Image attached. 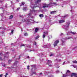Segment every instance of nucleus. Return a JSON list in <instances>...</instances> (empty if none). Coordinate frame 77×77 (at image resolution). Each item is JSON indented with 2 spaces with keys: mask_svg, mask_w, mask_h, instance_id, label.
Here are the masks:
<instances>
[{
  "mask_svg": "<svg viewBox=\"0 0 77 77\" xmlns=\"http://www.w3.org/2000/svg\"><path fill=\"white\" fill-rule=\"evenodd\" d=\"M41 2V0H34V1H32L31 2L30 7L31 8L32 10L30 9V11L29 14L28 15V17L30 18L31 17V15L32 14H35V13H37L39 12H41V10H34V8H37L38 7L40 8H42V5L41 4H39V3H40Z\"/></svg>",
  "mask_w": 77,
  "mask_h": 77,
  "instance_id": "nucleus-1",
  "label": "nucleus"
},
{
  "mask_svg": "<svg viewBox=\"0 0 77 77\" xmlns=\"http://www.w3.org/2000/svg\"><path fill=\"white\" fill-rule=\"evenodd\" d=\"M22 22L23 23L24 22H26V24H31L32 23H34V20H27V19H23L22 20Z\"/></svg>",
  "mask_w": 77,
  "mask_h": 77,
  "instance_id": "nucleus-2",
  "label": "nucleus"
},
{
  "mask_svg": "<svg viewBox=\"0 0 77 77\" xmlns=\"http://www.w3.org/2000/svg\"><path fill=\"white\" fill-rule=\"evenodd\" d=\"M70 24L69 21L67 22L66 24L63 26V29H65L66 30H68V27H69V26Z\"/></svg>",
  "mask_w": 77,
  "mask_h": 77,
  "instance_id": "nucleus-3",
  "label": "nucleus"
},
{
  "mask_svg": "<svg viewBox=\"0 0 77 77\" xmlns=\"http://www.w3.org/2000/svg\"><path fill=\"white\" fill-rule=\"evenodd\" d=\"M24 47L26 49H27V48H31V46L30 45H24V44H21L20 47Z\"/></svg>",
  "mask_w": 77,
  "mask_h": 77,
  "instance_id": "nucleus-4",
  "label": "nucleus"
},
{
  "mask_svg": "<svg viewBox=\"0 0 77 77\" xmlns=\"http://www.w3.org/2000/svg\"><path fill=\"white\" fill-rule=\"evenodd\" d=\"M50 7H51L53 6H57V5L56 2H50L49 3Z\"/></svg>",
  "mask_w": 77,
  "mask_h": 77,
  "instance_id": "nucleus-5",
  "label": "nucleus"
},
{
  "mask_svg": "<svg viewBox=\"0 0 77 77\" xmlns=\"http://www.w3.org/2000/svg\"><path fill=\"white\" fill-rule=\"evenodd\" d=\"M42 8H48V6L50 7V4L48 5H47L45 3H43L42 4Z\"/></svg>",
  "mask_w": 77,
  "mask_h": 77,
  "instance_id": "nucleus-6",
  "label": "nucleus"
},
{
  "mask_svg": "<svg viewBox=\"0 0 77 77\" xmlns=\"http://www.w3.org/2000/svg\"><path fill=\"white\" fill-rule=\"evenodd\" d=\"M47 62H48V65L50 67H51V66H52V65L50 64L52 63V61L49 60H47Z\"/></svg>",
  "mask_w": 77,
  "mask_h": 77,
  "instance_id": "nucleus-7",
  "label": "nucleus"
},
{
  "mask_svg": "<svg viewBox=\"0 0 77 77\" xmlns=\"http://www.w3.org/2000/svg\"><path fill=\"white\" fill-rule=\"evenodd\" d=\"M48 34V31H45L44 32V33L42 36V38H43L44 39L45 37V35H47Z\"/></svg>",
  "mask_w": 77,
  "mask_h": 77,
  "instance_id": "nucleus-8",
  "label": "nucleus"
},
{
  "mask_svg": "<svg viewBox=\"0 0 77 77\" xmlns=\"http://www.w3.org/2000/svg\"><path fill=\"white\" fill-rule=\"evenodd\" d=\"M59 40H57L55 41L54 42V47H56V46H57V44L59 43Z\"/></svg>",
  "mask_w": 77,
  "mask_h": 77,
  "instance_id": "nucleus-9",
  "label": "nucleus"
},
{
  "mask_svg": "<svg viewBox=\"0 0 77 77\" xmlns=\"http://www.w3.org/2000/svg\"><path fill=\"white\" fill-rule=\"evenodd\" d=\"M61 41L62 42V45H65V43H66L65 42V38H63L61 39Z\"/></svg>",
  "mask_w": 77,
  "mask_h": 77,
  "instance_id": "nucleus-10",
  "label": "nucleus"
},
{
  "mask_svg": "<svg viewBox=\"0 0 77 77\" xmlns=\"http://www.w3.org/2000/svg\"><path fill=\"white\" fill-rule=\"evenodd\" d=\"M9 52H6L4 55V58H7L9 57Z\"/></svg>",
  "mask_w": 77,
  "mask_h": 77,
  "instance_id": "nucleus-11",
  "label": "nucleus"
},
{
  "mask_svg": "<svg viewBox=\"0 0 77 77\" xmlns=\"http://www.w3.org/2000/svg\"><path fill=\"white\" fill-rule=\"evenodd\" d=\"M18 63V62L16 61L13 65V66H16V67H18L17 65V63Z\"/></svg>",
  "mask_w": 77,
  "mask_h": 77,
  "instance_id": "nucleus-12",
  "label": "nucleus"
},
{
  "mask_svg": "<svg viewBox=\"0 0 77 77\" xmlns=\"http://www.w3.org/2000/svg\"><path fill=\"white\" fill-rule=\"evenodd\" d=\"M50 46H51V45H50V44H49L47 45H45L44 46H43V47L44 48H48V47H50Z\"/></svg>",
  "mask_w": 77,
  "mask_h": 77,
  "instance_id": "nucleus-13",
  "label": "nucleus"
},
{
  "mask_svg": "<svg viewBox=\"0 0 77 77\" xmlns=\"http://www.w3.org/2000/svg\"><path fill=\"white\" fill-rule=\"evenodd\" d=\"M71 33L72 34V35H75L76 33V32H68V33H67V35H68L69 34H70V33Z\"/></svg>",
  "mask_w": 77,
  "mask_h": 77,
  "instance_id": "nucleus-14",
  "label": "nucleus"
},
{
  "mask_svg": "<svg viewBox=\"0 0 77 77\" xmlns=\"http://www.w3.org/2000/svg\"><path fill=\"white\" fill-rule=\"evenodd\" d=\"M77 75V74L76 73H72L71 75V77H72L73 76H76Z\"/></svg>",
  "mask_w": 77,
  "mask_h": 77,
  "instance_id": "nucleus-15",
  "label": "nucleus"
},
{
  "mask_svg": "<svg viewBox=\"0 0 77 77\" xmlns=\"http://www.w3.org/2000/svg\"><path fill=\"white\" fill-rule=\"evenodd\" d=\"M65 22L64 20H61L59 21V23L60 24H61V23H64Z\"/></svg>",
  "mask_w": 77,
  "mask_h": 77,
  "instance_id": "nucleus-16",
  "label": "nucleus"
},
{
  "mask_svg": "<svg viewBox=\"0 0 77 77\" xmlns=\"http://www.w3.org/2000/svg\"><path fill=\"white\" fill-rule=\"evenodd\" d=\"M32 68H36L38 67V66L36 64H33L30 66Z\"/></svg>",
  "mask_w": 77,
  "mask_h": 77,
  "instance_id": "nucleus-17",
  "label": "nucleus"
},
{
  "mask_svg": "<svg viewBox=\"0 0 77 77\" xmlns=\"http://www.w3.org/2000/svg\"><path fill=\"white\" fill-rule=\"evenodd\" d=\"M28 9L27 8V7H24L23 8V11H27V10Z\"/></svg>",
  "mask_w": 77,
  "mask_h": 77,
  "instance_id": "nucleus-18",
  "label": "nucleus"
},
{
  "mask_svg": "<svg viewBox=\"0 0 77 77\" xmlns=\"http://www.w3.org/2000/svg\"><path fill=\"white\" fill-rule=\"evenodd\" d=\"M20 6H23V5H24V4H25V3H24V2H21L20 4Z\"/></svg>",
  "mask_w": 77,
  "mask_h": 77,
  "instance_id": "nucleus-19",
  "label": "nucleus"
},
{
  "mask_svg": "<svg viewBox=\"0 0 77 77\" xmlns=\"http://www.w3.org/2000/svg\"><path fill=\"white\" fill-rule=\"evenodd\" d=\"M71 67H73V68H77V66H74V65H72L70 66Z\"/></svg>",
  "mask_w": 77,
  "mask_h": 77,
  "instance_id": "nucleus-20",
  "label": "nucleus"
},
{
  "mask_svg": "<svg viewBox=\"0 0 77 77\" xmlns=\"http://www.w3.org/2000/svg\"><path fill=\"white\" fill-rule=\"evenodd\" d=\"M39 30V29L38 28H35V32H38V30Z\"/></svg>",
  "mask_w": 77,
  "mask_h": 77,
  "instance_id": "nucleus-21",
  "label": "nucleus"
},
{
  "mask_svg": "<svg viewBox=\"0 0 77 77\" xmlns=\"http://www.w3.org/2000/svg\"><path fill=\"white\" fill-rule=\"evenodd\" d=\"M39 16L40 17H41V18L44 17V15H43V14H40V15H39Z\"/></svg>",
  "mask_w": 77,
  "mask_h": 77,
  "instance_id": "nucleus-22",
  "label": "nucleus"
},
{
  "mask_svg": "<svg viewBox=\"0 0 77 77\" xmlns=\"http://www.w3.org/2000/svg\"><path fill=\"white\" fill-rule=\"evenodd\" d=\"M56 11H52V12H51V14H55V13L56 12Z\"/></svg>",
  "mask_w": 77,
  "mask_h": 77,
  "instance_id": "nucleus-23",
  "label": "nucleus"
},
{
  "mask_svg": "<svg viewBox=\"0 0 77 77\" xmlns=\"http://www.w3.org/2000/svg\"><path fill=\"white\" fill-rule=\"evenodd\" d=\"M11 62H12V60H9L8 61V63H9V64H10V63H11Z\"/></svg>",
  "mask_w": 77,
  "mask_h": 77,
  "instance_id": "nucleus-24",
  "label": "nucleus"
},
{
  "mask_svg": "<svg viewBox=\"0 0 77 77\" xmlns=\"http://www.w3.org/2000/svg\"><path fill=\"white\" fill-rule=\"evenodd\" d=\"M72 62L73 63H77V61L76 60L73 61Z\"/></svg>",
  "mask_w": 77,
  "mask_h": 77,
  "instance_id": "nucleus-25",
  "label": "nucleus"
},
{
  "mask_svg": "<svg viewBox=\"0 0 77 77\" xmlns=\"http://www.w3.org/2000/svg\"><path fill=\"white\" fill-rule=\"evenodd\" d=\"M39 38V35H38L35 38V39L36 40L37 39H38Z\"/></svg>",
  "mask_w": 77,
  "mask_h": 77,
  "instance_id": "nucleus-26",
  "label": "nucleus"
},
{
  "mask_svg": "<svg viewBox=\"0 0 77 77\" xmlns=\"http://www.w3.org/2000/svg\"><path fill=\"white\" fill-rule=\"evenodd\" d=\"M68 16V14H66V15L63 16V18H66V17H67Z\"/></svg>",
  "mask_w": 77,
  "mask_h": 77,
  "instance_id": "nucleus-27",
  "label": "nucleus"
},
{
  "mask_svg": "<svg viewBox=\"0 0 77 77\" xmlns=\"http://www.w3.org/2000/svg\"><path fill=\"white\" fill-rule=\"evenodd\" d=\"M13 18V15H11L9 18V19L10 20V19H12Z\"/></svg>",
  "mask_w": 77,
  "mask_h": 77,
  "instance_id": "nucleus-28",
  "label": "nucleus"
},
{
  "mask_svg": "<svg viewBox=\"0 0 77 77\" xmlns=\"http://www.w3.org/2000/svg\"><path fill=\"white\" fill-rule=\"evenodd\" d=\"M14 30L13 29L12 31H11V33H10V35H12V34H13V33H14Z\"/></svg>",
  "mask_w": 77,
  "mask_h": 77,
  "instance_id": "nucleus-29",
  "label": "nucleus"
},
{
  "mask_svg": "<svg viewBox=\"0 0 77 77\" xmlns=\"http://www.w3.org/2000/svg\"><path fill=\"white\" fill-rule=\"evenodd\" d=\"M70 71H69V70H68L66 72V74H67V73H70Z\"/></svg>",
  "mask_w": 77,
  "mask_h": 77,
  "instance_id": "nucleus-30",
  "label": "nucleus"
},
{
  "mask_svg": "<svg viewBox=\"0 0 77 77\" xmlns=\"http://www.w3.org/2000/svg\"><path fill=\"white\" fill-rule=\"evenodd\" d=\"M42 55H43V54H39L38 56H39L41 57V56H42Z\"/></svg>",
  "mask_w": 77,
  "mask_h": 77,
  "instance_id": "nucleus-31",
  "label": "nucleus"
},
{
  "mask_svg": "<svg viewBox=\"0 0 77 77\" xmlns=\"http://www.w3.org/2000/svg\"><path fill=\"white\" fill-rule=\"evenodd\" d=\"M66 77V75L65 74H63V77Z\"/></svg>",
  "mask_w": 77,
  "mask_h": 77,
  "instance_id": "nucleus-32",
  "label": "nucleus"
},
{
  "mask_svg": "<svg viewBox=\"0 0 77 77\" xmlns=\"http://www.w3.org/2000/svg\"><path fill=\"white\" fill-rule=\"evenodd\" d=\"M24 35L26 36H28V34L27 33H25L24 34Z\"/></svg>",
  "mask_w": 77,
  "mask_h": 77,
  "instance_id": "nucleus-33",
  "label": "nucleus"
},
{
  "mask_svg": "<svg viewBox=\"0 0 77 77\" xmlns=\"http://www.w3.org/2000/svg\"><path fill=\"white\" fill-rule=\"evenodd\" d=\"M35 51V50L33 49V50H29V51L30 52V51Z\"/></svg>",
  "mask_w": 77,
  "mask_h": 77,
  "instance_id": "nucleus-34",
  "label": "nucleus"
},
{
  "mask_svg": "<svg viewBox=\"0 0 77 77\" xmlns=\"http://www.w3.org/2000/svg\"><path fill=\"white\" fill-rule=\"evenodd\" d=\"M34 45H36V42H35L33 44Z\"/></svg>",
  "mask_w": 77,
  "mask_h": 77,
  "instance_id": "nucleus-35",
  "label": "nucleus"
},
{
  "mask_svg": "<svg viewBox=\"0 0 77 77\" xmlns=\"http://www.w3.org/2000/svg\"><path fill=\"white\" fill-rule=\"evenodd\" d=\"M65 62H64L63 63V65H65Z\"/></svg>",
  "mask_w": 77,
  "mask_h": 77,
  "instance_id": "nucleus-36",
  "label": "nucleus"
},
{
  "mask_svg": "<svg viewBox=\"0 0 77 77\" xmlns=\"http://www.w3.org/2000/svg\"><path fill=\"white\" fill-rule=\"evenodd\" d=\"M3 59V58H2V57H0V60H2Z\"/></svg>",
  "mask_w": 77,
  "mask_h": 77,
  "instance_id": "nucleus-37",
  "label": "nucleus"
},
{
  "mask_svg": "<svg viewBox=\"0 0 77 77\" xmlns=\"http://www.w3.org/2000/svg\"><path fill=\"white\" fill-rule=\"evenodd\" d=\"M2 66H3L5 67V66H6V65H5V64L4 65L3 64H2Z\"/></svg>",
  "mask_w": 77,
  "mask_h": 77,
  "instance_id": "nucleus-38",
  "label": "nucleus"
},
{
  "mask_svg": "<svg viewBox=\"0 0 77 77\" xmlns=\"http://www.w3.org/2000/svg\"><path fill=\"white\" fill-rule=\"evenodd\" d=\"M20 9V8H17V11H18Z\"/></svg>",
  "mask_w": 77,
  "mask_h": 77,
  "instance_id": "nucleus-39",
  "label": "nucleus"
},
{
  "mask_svg": "<svg viewBox=\"0 0 77 77\" xmlns=\"http://www.w3.org/2000/svg\"><path fill=\"white\" fill-rule=\"evenodd\" d=\"M70 39V37H68L67 38H66V39Z\"/></svg>",
  "mask_w": 77,
  "mask_h": 77,
  "instance_id": "nucleus-40",
  "label": "nucleus"
},
{
  "mask_svg": "<svg viewBox=\"0 0 77 77\" xmlns=\"http://www.w3.org/2000/svg\"><path fill=\"white\" fill-rule=\"evenodd\" d=\"M2 76H3V75L2 74L0 75V77H2Z\"/></svg>",
  "mask_w": 77,
  "mask_h": 77,
  "instance_id": "nucleus-41",
  "label": "nucleus"
},
{
  "mask_svg": "<svg viewBox=\"0 0 77 77\" xmlns=\"http://www.w3.org/2000/svg\"><path fill=\"white\" fill-rule=\"evenodd\" d=\"M53 56V55L52 54H51L50 55V56Z\"/></svg>",
  "mask_w": 77,
  "mask_h": 77,
  "instance_id": "nucleus-42",
  "label": "nucleus"
},
{
  "mask_svg": "<svg viewBox=\"0 0 77 77\" xmlns=\"http://www.w3.org/2000/svg\"><path fill=\"white\" fill-rule=\"evenodd\" d=\"M8 75V73H6V75Z\"/></svg>",
  "mask_w": 77,
  "mask_h": 77,
  "instance_id": "nucleus-43",
  "label": "nucleus"
},
{
  "mask_svg": "<svg viewBox=\"0 0 77 77\" xmlns=\"http://www.w3.org/2000/svg\"><path fill=\"white\" fill-rule=\"evenodd\" d=\"M39 74H40V75H41L42 74V72L40 73Z\"/></svg>",
  "mask_w": 77,
  "mask_h": 77,
  "instance_id": "nucleus-44",
  "label": "nucleus"
},
{
  "mask_svg": "<svg viewBox=\"0 0 77 77\" xmlns=\"http://www.w3.org/2000/svg\"><path fill=\"white\" fill-rule=\"evenodd\" d=\"M63 35V33H61V36H62V35Z\"/></svg>",
  "mask_w": 77,
  "mask_h": 77,
  "instance_id": "nucleus-45",
  "label": "nucleus"
},
{
  "mask_svg": "<svg viewBox=\"0 0 77 77\" xmlns=\"http://www.w3.org/2000/svg\"><path fill=\"white\" fill-rule=\"evenodd\" d=\"M59 62H61V60L60 59L59 60Z\"/></svg>",
  "mask_w": 77,
  "mask_h": 77,
  "instance_id": "nucleus-46",
  "label": "nucleus"
},
{
  "mask_svg": "<svg viewBox=\"0 0 77 77\" xmlns=\"http://www.w3.org/2000/svg\"><path fill=\"white\" fill-rule=\"evenodd\" d=\"M29 0V1H30V2L31 1V2H33V1H32V0Z\"/></svg>",
  "mask_w": 77,
  "mask_h": 77,
  "instance_id": "nucleus-47",
  "label": "nucleus"
},
{
  "mask_svg": "<svg viewBox=\"0 0 77 77\" xmlns=\"http://www.w3.org/2000/svg\"><path fill=\"white\" fill-rule=\"evenodd\" d=\"M33 74H36V73H35V72H33Z\"/></svg>",
  "mask_w": 77,
  "mask_h": 77,
  "instance_id": "nucleus-48",
  "label": "nucleus"
},
{
  "mask_svg": "<svg viewBox=\"0 0 77 77\" xmlns=\"http://www.w3.org/2000/svg\"><path fill=\"white\" fill-rule=\"evenodd\" d=\"M0 55H2V53H0Z\"/></svg>",
  "mask_w": 77,
  "mask_h": 77,
  "instance_id": "nucleus-49",
  "label": "nucleus"
},
{
  "mask_svg": "<svg viewBox=\"0 0 77 77\" xmlns=\"http://www.w3.org/2000/svg\"><path fill=\"white\" fill-rule=\"evenodd\" d=\"M34 18V17H31V18Z\"/></svg>",
  "mask_w": 77,
  "mask_h": 77,
  "instance_id": "nucleus-50",
  "label": "nucleus"
},
{
  "mask_svg": "<svg viewBox=\"0 0 77 77\" xmlns=\"http://www.w3.org/2000/svg\"><path fill=\"white\" fill-rule=\"evenodd\" d=\"M29 67H30V66H28L27 67V68H29Z\"/></svg>",
  "mask_w": 77,
  "mask_h": 77,
  "instance_id": "nucleus-51",
  "label": "nucleus"
},
{
  "mask_svg": "<svg viewBox=\"0 0 77 77\" xmlns=\"http://www.w3.org/2000/svg\"><path fill=\"white\" fill-rule=\"evenodd\" d=\"M27 69H30L29 68H27Z\"/></svg>",
  "mask_w": 77,
  "mask_h": 77,
  "instance_id": "nucleus-52",
  "label": "nucleus"
},
{
  "mask_svg": "<svg viewBox=\"0 0 77 77\" xmlns=\"http://www.w3.org/2000/svg\"><path fill=\"white\" fill-rule=\"evenodd\" d=\"M27 57L28 58H30L29 57V56Z\"/></svg>",
  "mask_w": 77,
  "mask_h": 77,
  "instance_id": "nucleus-53",
  "label": "nucleus"
},
{
  "mask_svg": "<svg viewBox=\"0 0 77 77\" xmlns=\"http://www.w3.org/2000/svg\"><path fill=\"white\" fill-rule=\"evenodd\" d=\"M56 0V1L57 2L58 0Z\"/></svg>",
  "mask_w": 77,
  "mask_h": 77,
  "instance_id": "nucleus-54",
  "label": "nucleus"
},
{
  "mask_svg": "<svg viewBox=\"0 0 77 77\" xmlns=\"http://www.w3.org/2000/svg\"><path fill=\"white\" fill-rule=\"evenodd\" d=\"M13 44H13V43L11 44V45H13Z\"/></svg>",
  "mask_w": 77,
  "mask_h": 77,
  "instance_id": "nucleus-55",
  "label": "nucleus"
},
{
  "mask_svg": "<svg viewBox=\"0 0 77 77\" xmlns=\"http://www.w3.org/2000/svg\"><path fill=\"white\" fill-rule=\"evenodd\" d=\"M20 17H22L21 16V15H20Z\"/></svg>",
  "mask_w": 77,
  "mask_h": 77,
  "instance_id": "nucleus-56",
  "label": "nucleus"
},
{
  "mask_svg": "<svg viewBox=\"0 0 77 77\" xmlns=\"http://www.w3.org/2000/svg\"><path fill=\"white\" fill-rule=\"evenodd\" d=\"M11 3H12V2H11Z\"/></svg>",
  "mask_w": 77,
  "mask_h": 77,
  "instance_id": "nucleus-57",
  "label": "nucleus"
},
{
  "mask_svg": "<svg viewBox=\"0 0 77 77\" xmlns=\"http://www.w3.org/2000/svg\"><path fill=\"white\" fill-rule=\"evenodd\" d=\"M21 31H23V29H21Z\"/></svg>",
  "mask_w": 77,
  "mask_h": 77,
  "instance_id": "nucleus-58",
  "label": "nucleus"
},
{
  "mask_svg": "<svg viewBox=\"0 0 77 77\" xmlns=\"http://www.w3.org/2000/svg\"><path fill=\"white\" fill-rule=\"evenodd\" d=\"M5 77H6V75H5Z\"/></svg>",
  "mask_w": 77,
  "mask_h": 77,
  "instance_id": "nucleus-59",
  "label": "nucleus"
},
{
  "mask_svg": "<svg viewBox=\"0 0 77 77\" xmlns=\"http://www.w3.org/2000/svg\"><path fill=\"white\" fill-rule=\"evenodd\" d=\"M60 0V1H62V0Z\"/></svg>",
  "mask_w": 77,
  "mask_h": 77,
  "instance_id": "nucleus-60",
  "label": "nucleus"
},
{
  "mask_svg": "<svg viewBox=\"0 0 77 77\" xmlns=\"http://www.w3.org/2000/svg\"><path fill=\"white\" fill-rule=\"evenodd\" d=\"M36 23H38V22H36Z\"/></svg>",
  "mask_w": 77,
  "mask_h": 77,
  "instance_id": "nucleus-61",
  "label": "nucleus"
},
{
  "mask_svg": "<svg viewBox=\"0 0 77 77\" xmlns=\"http://www.w3.org/2000/svg\"><path fill=\"white\" fill-rule=\"evenodd\" d=\"M46 26V25H45V26Z\"/></svg>",
  "mask_w": 77,
  "mask_h": 77,
  "instance_id": "nucleus-62",
  "label": "nucleus"
},
{
  "mask_svg": "<svg viewBox=\"0 0 77 77\" xmlns=\"http://www.w3.org/2000/svg\"><path fill=\"white\" fill-rule=\"evenodd\" d=\"M71 12H72V10H71Z\"/></svg>",
  "mask_w": 77,
  "mask_h": 77,
  "instance_id": "nucleus-63",
  "label": "nucleus"
},
{
  "mask_svg": "<svg viewBox=\"0 0 77 77\" xmlns=\"http://www.w3.org/2000/svg\"><path fill=\"white\" fill-rule=\"evenodd\" d=\"M34 15H36V14H35Z\"/></svg>",
  "mask_w": 77,
  "mask_h": 77,
  "instance_id": "nucleus-64",
  "label": "nucleus"
}]
</instances>
